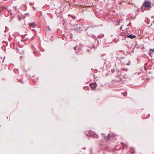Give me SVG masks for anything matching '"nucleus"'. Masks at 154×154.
<instances>
[{
  "label": "nucleus",
  "mask_w": 154,
  "mask_h": 154,
  "mask_svg": "<svg viewBox=\"0 0 154 154\" xmlns=\"http://www.w3.org/2000/svg\"><path fill=\"white\" fill-rule=\"evenodd\" d=\"M85 134L88 136H90L94 138H97L99 137L98 135L95 133L94 132L90 130L88 132L86 131Z\"/></svg>",
  "instance_id": "1"
},
{
  "label": "nucleus",
  "mask_w": 154,
  "mask_h": 154,
  "mask_svg": "<svg viewBox=\"0 0 154 154\" xmlns=\"http://www.w3.org/2000/svg\"><path fill=\"white\" fill-rule=\"evenodd\" d=\"M151 6V2L148 1L146 0L143 3L141 6V10H143V7L146 8H149Z\"/></svg>",
  "instance_id": "2"
},
{
  "label": "nucleus",
  "mask_w": 154,
  "mask_h": 154,
  "mask_svg": "<svg viewBox=\"0 0 154 154\" xmlns=\"http://www.w3.org/2000/svg\"><path fill=\"white\" fill-rule=\"evenodd\" d=\"M56 14L57 17H61L63 16V12L61 10H56Z\"/></svg>",
  "instance_id": "3"
},
{
  "label": "nucleus",
  "mask_w": 154,
  "mask_h": 154,
  "mask_svg": "<svg viewBox=\"0 0 154 154\" xmlns=\"http://www.w3.org/2000/svg\"><path fill=\"white\" fill-rule=\"evenodd\" d=\"M97 86V84L96 82L91 83L90 84V86L92 90H95Z\"/></svg>",
  "instance_id": "4"
},
{
  "label": "nucleus",
  "mask_w": 154,
  "mask_h": 154,
  "mask_svg": "<svg viewBox=\"0 0 154 154\" xmlns=\"http://www.w3.org/2000/svg\"><path fill=\"white\" fill-rule=\"evenodd\" d=\"M126 36L131 39H133L136 37V35L132 34H127L126 35Z\"/></svg>",
  "instance_id": "5"
},
{
  "label": "nucleus",
  "mask_w": 154,
  "mask_h": 154,
  "mask_svg": "<svg viewBox=\"0 0 154 154\" xmlns=\"http://www.w3.org/2000/svg\"><path fill=\"white\" fill-rule=\"evenodd\" d=\"M29 25L30 27V29L32 30H35L34 28L35 27V25L33 23H30L29 24Z\"/></svg>",
  "instance_id": "6"
},
{
  "label": "nucleus",
  "mask_w": 154,
  "mask_h": 154,
  "mask_svg": "<svg viewBox=\"0 0 154 154\" xmlns=\"http://www.w3.org/2000/svg\"><path fill=\"white\" fill-rule=\"evenodd\" d=\"M87 35L90 36V37H92V38H94L96 40H97V37H96V36H95L94 35L92 34H89L88 33V32H87Z\"/></svg>",
  "instance_id": "7"
},
{
  "label": "nucleus",
  "mask_w": 154,
  "mask_h": 154,
  "mask_svg": "<svg viewBox=\"0 0 154 154\" xmlns=\"http://www.w3.org/2000/svg\"><path fill=\"white\" fill-rule=\"evenodd\" d=\"M149 53L151 55L153 54L154 53V49H150L149 50Z\"/></svg>",
  "instance_id": "8"
},
{
  "label": "nucleus",
  "mask_w": 154,
  "mask_h": 154,
  "mask_svg": "<svg viewBox=\"0 0 154 154\" xmlns=\"http://www.w3.org/2000/svg\"><path fill=\"white\" fill-rule=\"evenodd\" d=\"M4 9H7V8L6 7H5L4 6H2L1 7V8H0V10H2Z\"/></svg>",
  "instance_id": "9"
},
{
  "label": "nucleus",
  "mask_w": 154,
  "mask_h": 154,
  "mask_svg": "<svg viewBox=\"0 0 154 154\" xmlns=\"http://www.w3.org/2000/svg\"><path fill=\"white\" fill-rule=\"evenodd\" d=\"M104 137L106 138V141H108L110 139L109 137L107 136H106Z\"/></svg>",
  "instance_id": "10"
},
{
  "label": "nucleus",
  "mask_w": 154,
  "mask_h": 154,
  "mask_svg": "<svg viewBox=\"0 0 154 154\" xmlns=\"http://www.w3.org/2000/svg\"><path fill=\"white\" fill-rule=\"evenodd\" d=\"M116 57L119 59H121L123 58V57H121L120 56H118V57Z\"/></svg>",
  "instance_id": "11"
},
{
  "label": "nucleus",
  "mask_w": 154,
  "mask_h": 154,
  "mask_svg": "<svg viewBox=\"0 0 154 154\" xmlns=\"http://www.w3.org/2000/svg\"><path fill=\"white\" fill-rule=\"evenodd\" d=\"M104 36V35L103 34H102L100 35H99L98 36V37H100L101 38H103Z\"/></svg>",
  "instance_id": "12"
},
{
  "label": "nucleus",
  "mask_w": 154,
  "mask_h": 154,
  "mask_svg": "<svg viewBox=\"0 0 154 154\" xmlns=\"http://www.w3.org/2000/svg\"><path fill=\"white\" fill-rule=\"evenodd\" d=\"M99 45H97L96 46H95L94 45H93V48L95 49L97 48L98 46H99Z\"/></svg>",
  "instance_id": "13"
},
{
  "label": "nucleus",
  "mask_w": 154,
  "mask_h": 154,
  "mask_svg": "<svg viewBox=\"0 0 154 154\" xmlns=\"http://www.w3.org/2000/svg\"><path fill=\"white\" fill-rule=\"evenodd\" d=\"M27 35V34H25V35H24V38H25V40H27V39H28V38H27L26 37V35Z\"/></svg>",
  "instance_id": "14"
},
{
  "label": "nucleus",
  "mask_w": 154,
  "mask_h": 154,
  "mask_svg": "<svg viewBox=\"0 0 154 154\" xmlns=\"http://www.w3.org/2000/svg\"><path fill=\"white\" fill-rule=\"evenodd\" d=\"M150 116V114H148V115L146 116V118L145 117V118H148Z\"/></svg>",
  "instance_id": "15"
},
{
  "label": "nucleus",
  "mask_w": 154,
  "mask_h": 154,
  "mask_svg": "<svg viewBox=\"0 0 154 154\" xmlns=\"http://www.w3.org/2000/svg\"><path fill=\"white\" fill-rule=\"evenodd\" d=\"M23 7H25V9L24 10H26V9H27V7H26V5H23Z\"/></svg>",
  "instance_id": "16"
},
{
  "label": "nucleus",
  "mask_w": 154,
  "mask_h": 154,
  "mask_svg": "<svg viewBox=\"0 0 154 154\" xmlns=\"http://www.w3.org/2000/svg\"><path fill=\"white\" fill-rule=\"evenodd\" d=\"M78 48V46H75V47H74V50H75L76 48Z\"/></svg>",
  "instance_id": "17"
},
{
  "label": "nucleus",
  "mask_w": 154,
  "mask_h": 154,
  "mask_svg": "<svg viewBox=\"0 0 154 154\" xmlns=\"http://www.w3.org/2000/svg\"><path fill=\"white\" fill-rule=\"evenodd\" d=\"M127 65H129L130 64V61H129V62L128 63H127L126 64Z\"/></svg>",
  "instance_id": "18"
},
{
  "label": "nucleus",
  "mask_w": 154,
  "mask_h": 154,
  "mask_svg": "<svg viewBox=\"0 0 154 154\" xmlns=\"http://www.w3.org/2000/svg\"><path fill=\"white\" fill-rule=\"evenodd\" d=\"M122 53L121 52H119L118 53H117V54H122Z\"/></svg>",
  "instance_id": "19"
},
{
  "label": "nucleus",
  "mask_w": 154,
  "mask_h": 154,
  "mask_svg": "<svg viewBox=\"0 0 154 154\" xmlns=\"http://www.w3.org/2000/svg\"><path fill=\"white\" fill-rule=\"evenodd\" d=\"M90 154H93L91 149H90Z\"/></svg>",
  "instance_id": "20"
},
{
  "label": "nucleus",
  "mask_w": 154,
  "mask_h": 154,
  "mask_svg": "<svg viewBox=\"0 0 154 154\" xmlns=\"http://www.w3.org/2000/svg\"><path fill=\"white\" fill-rule=\"evenodd\" d=\"M52 37H53L52 36H51V38L50 39V40H51V41H52L53 40V38H52Z\"/></svg>",
  "instance_id": "21"
},
{
  "label": "nucleus",
  "mask_w": 154,
  "mask_h": 154,
  "mask_svg": "<svg viewBox=\"0 0 154 154\" xmlns=\"http://www.w3.org/2000/svg\"><path fill=\"white\" fill-rule=\"evenodd\" d=\"M18 79V81L19 82H20H20H21V79Z\"/></svg>",
  "instance_id": "22"
},
{
  "label": "nucleus",
  "mask_w": 154,
  "mask_h": 154,
  "mask_svg": "<svg viewBox=\"0 0 154 154\" xmlns=\"http://www.w3.org/2000/svg\"><path fill=\"white\" fill-rule=\"evenodd\" d=\"M115 70L114 69H113L112 70V72L113 73L114 72Z\"/></svg>",
  "instance_id": "23"
},
{
  "label": "nucleus",
  "mask_w": 154,
  "mask_h": 154,
  "mask_svg": "<svg viewBox=\"0 0 154 154\" xmlns=\"http://www.w3.org/2000/svg\"><path fill=\"white\" fill-rule=\"evenodd\" d=\"M122 29V26L119 29L121 30Z\"/></svg>",
  "instance_id": "24"
},
{
  "label": "nucleus",
  "mask_w": 154,
  "mask_h": 154,
  "mask_svg": "<svg viewBox=\"0 0 154 154\" xmlns=\"http://www.w3.org/2000/svg\"><path fill=\"white\" fill-rule=\"evenodd\" d=\"M127 95V93H126V94H124V96H126Z\"/></svg>",
  "instance_id": "25"
},
{
  "label": "nucleus",
  "mask_w": 154,
  "mask_h": 154,
  "mask_svg": "<svg viewBox=\"0 0 154 154\" xmlns=\"http://www.w3.org/2000/svg\"><path fill=\"white\" fill-rule=\"evenodd\" d=\"M110 135V134H108L107 136H108L109 137V136Z\"/></svg>",
  "instance_id": "26"
},
{
  "label": "nucleus",
  "mask_w": 154,
  "mask_h": 154,
  "mask_svg": "<svg viewBox=\"0 0 154 154\" xmlns=\"http://www.w3.org/2000/svg\"><path fill=\"white\" fill-rule=\"evenodd\" d=\"M97 43L98 44H99V42L98 40H97Z\"/></svg>",
  "instance_id": "27"
},
{
  "label": "nucleus",
  "mask_w": 154,
  "mask_h": 154,
  "mask_svg": "<svg viewBox=\"0 0 154 154\" xmlns=\"http://www.w3.org/2000/svg\"><path fill=\"white\" fill-rule=\"evenodd\" d=\"M141 12H144V10H141Z\"/></svg>",
  "instance_id": "28"
},
{
  "label": "nucleus",
  "mask_w": 154,
  "mask_h": 154,
  "mask_svg": "<svg viewBox=\"0 0 154 154\" xmlns=\"http://www.w3.org/2000/svg\"><path fill=\"white\" fill-rule=\"evenodd\" d=\"M33 8L34 9H35V7H33Z\"/></svg>",
  "instance_id": "29"
},
{
  "label": "nucleus",
  "mask_w": 154,
  "mask_h": 154,
  "mask_svg": "<svg viewBox=\"0 0 154 154\" xmlns=\"http://www.w3.org/2000/svg\"><path fill=\"white\" fill-rule=\"evenodd\" d=\"M22 8L21 7H20L18 8V9H22Z\"/></svg>",
  "instance_id": "30"
},
{
  "label": "nucleus",
  "mask_w": 154,
  "mask_h": 154,
  "mask_svg": "<svg viewBox=\"0 0 154 154\" xmlns=\"http://www.w3.org/2000/svg\"><path fill=\"white\" fill-rule=\"evenodd\" d=\"M152 18H154V16H152Z\"/></svg>",
  "instance_id": "31"
},
{
  "label": "nucleus",
  "mask_w": 154,
  "mask_h": 154,
  "mask_svg": "<svg viewBox=\"0 0 154 154\" xmlns=\"http://www.w3.org/2000/svg\"><path fill=\"white\" fill-rule=\"evenodd\" d=\"M126 70V71H127L128 70V69H125Z\"/></svg>",
  "instance_id": "32"
},
{
  "label": "nucleus",
  "mask_w": 154,
  "mask_h": 154,
  "mask_svg": "<svg viewBox=\"0 0 154 154\" xmlns=\"http://www.w3.org/2000/svg\"><path fill=\"white\" fill-rule=\"evenodd\" d=\"M21 18H19V20H20Z\"/></svg>",
  "instance_id": "33"
},
{
  "label": "nucleus",
  "mask_w": 154,
  "mask_h": 154,
  "mask_svg": "<svg viewBox=\"0 0 154 154\" xmlns=\"http://www.w3.org/2000/svg\"><path fill=\"white\" fill-rule=\"evenodd\" d=\"M77 29H76V28L74 29V30H76Z\"/></svg>",
  "instance_id": "34"
},
{
  "label": "nucleus",
  "mask_w": 154,
  "mask_h": 154,
  "mask_svg": "<svg viewBox=\"0 0 154 154\" xmlns=\"http://www.w3.org/2000/svg\"><path fill=\"white\" fill-rule=\"evenodd\" d=\"M20 58H21L22 57V56H20Z\"/></svg>",
  "instance_id": "35"
},
{
  "label": "nucleus",
  "mask_w": 154,
  "mask_h": 154,
  "mask_svg": "<svg viewBox=\"0 0 154 154\" xmlns=\"http://www.w3.org/2000/svg\"><path fill=\"white\" fill-rule=\"evenodd\" d=\"M70 14H68V16H70Z\"/></svg>",
  "instance_id": "36"
},
{
  "label": "nucleus",
  "mask_w": 154,
  "mask_h": 154,
  "mask_svg": "<svg viewBox=\"0 0 154 154\" xmlns=\"http://www.w3.org/2000/svg\"><path fill=\"white\" fill-rule=\"evenodd\" d=\"M112 11H115V10H112Z\"/></svg>",
  "instance_id": "37"
},
{
  "label": "nucleus",
  "mask_w": 154,
  "mask_h": 154,
  "mask_svg": "<svg viewBox=\"0 0 154 154\" xmlns=\"http://www.w3.org/2000/svg\"><path fill=\"white\" fill-rule=\"evenodd\" d=\"M87 29H85V30H86Z\"/></svg>",
  "instance_id": "38"
},
{
  "label": "nucleus",
  "mask_w": 154,
  "mask_h": 154,
  "mask_svg": "<svg viewBox=\"0 0 154 154\" xmlns=\"http://www.w3.org/2000/svg\"><path fill=\"white\" fill-rule=\"evenodd\" d=\"M125 147V145H124V147Z\"/></svg>",
  "instance_id": "39"
},
{
  "label": "nucleus",
  "mask_w": 154,
  "mask_h": 154,
  "mask_svg": "<svg viewBox=\"0 0 154 154\" xmlns=\"http://www.w3.org/2000/svg\"><path fill=\"white\" fill-rule=\"evenodd\" d=\"M130 23V24H131V23H129V24Z\"/></svg>",
  "instance_id": "40"
},
{
  "label": "nucleus",
  "mask_w": 154,
  "mask_h": 154,
  "mask_svg": "<svg viewBox=\"0 0 154 154\" xmlns=\"http://www.w3.org/2000/svg\"><path fill=\"white\" fill-rule=\"evenodd\" d=\"M125 145H126V146H127V144H125Z\"/></svg>",
  "instance_id": "41"
},
{
  "label": "nucleus",
  "mask_w": 154,
  "mask_h": 154,
  "mask_svg": "<svg viewBox=\"0 0 154 154\" xmlns=\"http://www.w3.org/2000/svg\"><path fill=\"white\" fill-rule=\"evenodd\" d=\"M153 22L154 23V20L153 21Z\"/></svg>",
  "instance_id": "42"
}]
</instances>
